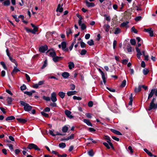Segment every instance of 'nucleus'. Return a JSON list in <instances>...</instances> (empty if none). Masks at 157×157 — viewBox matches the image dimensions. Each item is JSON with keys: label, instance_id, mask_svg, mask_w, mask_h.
Instances as JSON below:
<instances>
[{"label": "nucleus", "instance_id": "obj_1", "mask_svg": "<svg viewBox=\"0 0 157 157\" xmlns=\"http://www.w3.org/2000/svg\"><path fill=\"white\" fill-rule=\"evenodd\" d=\"M156 100V98H153L152 99L148 109L147 110L148 111H150L152 109L156 110L157 109V102L155 103Z\"/></svg>", "mask_w": 157, "mask_h": 157}, {"label": "nucleus", "instance_id": "obj_2", "mask_svg": "<svg viewBox=\"0 0 157 157\" xmlns=\"http://www.w3.org/2000/svg\"><path fill=\"white\" fill-rule=\"evenodd\" d=\"M20 103L21 105L24 106V109L25 111L28 112L30 111L32 108V106H30L29 104L23 101H20Z\"/></svg>", "mask_w": 157, "mask_h": 157}, {"label": "nucleus", "instance_id": "obj_3", "mask_svg": "<svg viewBox=\"0 0 157 157\" xmlns=\"http://www.w3.org/2000/svg\"><path fill=\"white\" fill-rule=\"evenodd\" d=\"M27 148L29 149H34L35 150L37 151L40 150V149L36 145L33 143L29 144L28 145Z\"/></svg>", "mask_w": 157, "mask_h": 157}, {"label": "nucleus", "instance_id": "obj_4", "mask_svg": "<svg viewBox=\"0 0 157 157\" xmlns=\"http://www.w3.org/2000/svg\"><path fill=\"white\" fill-rule=\"evenodd\" d=\"M50 98L53 102H55L57 101L56 94L55 92H53L51 94Z\"/></svg>", "mask_w": 157, "mask_h": 157}, {"label": "nucleus", "instance_id": "obj_5", "mask_svg": "<svg viewBox=\"0 0 157 157\" xmlns=\"http://www.w3.org/2000/svg\"><path fill=\"white\" fill-rule=\"evenodd\" d=\"M61 45L62 50L65 52H67L68 51V49L66 48L67 43L65 41L62 42L61 43Z\"/></svg>", "mask_w": 157, "mask_h": 157}, {"label": "nucleus", "instance_id": "obj_6", "mask_svg": "<svg viewBox=\"0 0 157 157\" xmlns=\"http://www.w3.org/2000/svg\"><path fill=\"white\" fill-rule=\"evenodd\" d=\"M48 48L47 45L42 46L40 47L39 50L40 52H44L46 50L48 49Z\"/></svg>", "mask_w": 157, "mask_h": 157}, {"label": "nucleus", "instance_id": "obj_7", "mask_svg": "<svg viewBox=\"0 0 157 157\" xmlns=\"http://www.w3.org/2000/svg\"><path fill=\"white\" fill-rule=\"evenodd\" d=\"M78 23L79 25L81 26V28L82 30H84L86 28V25L82 23V21H81V20H78Z\"/></svg>", "mask_w": 157, "mask_h": 157}, {"label": "nucleus", "instance_id": "obj_8", "mask_svg": "<svg viewBox=\"0 0 157 157\" xmlns=\"http://www.w3.org/2000/svg\"><path fill=\"white\" fill-rule=\"evenodd\" d=\"M71 112L67 110H66L65 111V113L67 117L70 119H71L73 117L71 115Z\"/></svg>", "mask_w": 157, "mask_h": 157}, {"label": "nucleus", "instance_id": "obj_9", "mask_svg": "<svg viewBox=\"0 0 157 157\" xmlns=\"http://www.w3.org/2000/svg\"><path fill=\"white\" fill-rule=\"evenodd\" d=\"M85 3L86 6L88 7H93L95 6V4L94 3L89 2L87 0L85 1Z\"/></svg>", "mask_w": 157, "mask_h": 157}, {"label": "nucleus", "instance_id": "obj_10", "mask_svg": "<svg viewBox=\"0 0 157 157\" xmlns=\"http://www.w3.org/2000/svg\"><path fill=\"white\" fill-rule=\"evenodd\" d=\"M25 29L28 33H31L33 34H35L36 32V30L35 29L32 30L26 27L25 28Z\"/></svg>", "mask_w": 157, "mask_h": 157}, {"label": "nucleus", "instance_id": "obj_11", "mask_svg": "<svg viewBox=\"0 0 157 157\" xmlns=\"http://www.w3.org/2000/svg\"><path fill=\"white\" fill-rule=\"evenodd\" d=\"M17 120L19 122L23 124L25 123L28 120V119H24L21 118H17Z\"/></svg>", "mask_w": 157, "mask_h": 157}, {"label": "nucleus", "instance_id": "obj_12", "mask_svg": "<svg viewBox=\"0 0 157 157\" xmlns=\"http://www.w3.org/2000/svg\"><path fill=\"white\" fill-rule=\"evenodd\" d=\"M49 52V56L52 58V59L56 56V53L55 51H48L47 52Z\"/></svg>", "mask_w": 157, "mask_h": 157}, {"label": "nucleus", "instance_id": "obj_13", "mask_svg": "<svg viewBox=\"0 0 157 157\" xmlns=\"http://www.w3.org/2000/svg\"><path fill=\"white\" fill-rule=\"evenodd\" d=\"M62 58V57H61L58 56H55L52 59L55 62H56L59 60H61Z\"/></svg>", "mask_w": 157, "mask_h": 157}, {"label": "nucleus", "instance_id": "obj_14", "mask_svg": "<svg viewBox=\"0 0 157 157\" xmlns=\"http://www.w3.org/2000/svg\"><path fill=\"white\" fill-rule=\"evenodd\" d=\"M62 76L64 78H67L69 76V74L68 72H64L62 73Z\"/></svg>", "mask_w": 157, "mask_h": 157}, {"label": "nucleus", "instance_id": "obj_15", "mask_svg": "<svg viewBox=\"0 0 157 157\" xmlns=\"http://www.w3.org/2000/svg\"><path fill=\"white\" fill-rule=\"evenodd\" d=\"M111 131L113 132V133H114L117 135H122L121 133V132H120L119 131H118L115 129H111Z\"/></svg>", "mask_w": 157, "mask_h": 157}, {"label": "nucleus", "instance_id": "obj_16", "mask_svg": "<svg viewBox=\"0 0 157 157\" xmlns=\"http://www.w3.org/2000/svg\"><path fill=\"white\" fill-rule=\"evenodd\" d=\"M83 121L84 123H86L88 125L90 126H92V125L91 122H90V121L87 119H84Z\"/></svg>", "mask_w": 157, "mask_h": 157}, {"label": "nucleus", "instance_id": "obj_17", "mask_svg": "<svg viewBox=\"0 0 157 157\" xmlns=\"http://www.w3.org/2000/svg\"><path fill=\"white\" fill-rule=\"evenodd\" d=\"M77 93V92L76 91H68L67 94L68 96H70L71 95H74L75 94Z\"/></svg>", "mask_w": 157, "mask_h": 157}, {"label": "nucleus", "instance_id": "obj_18", "mask_svg": "<svg viewBox=\"0 0 157 157\" xmlns=\"http://www.w3.org/2000/svg\"><path fill=\"white\" fill-rule=\"evenodd\" d=\"M154 89H152L151 92L148 94V99H149L152 97L154 94Z\"/></svg>", "mask_w": 157, "mask_h": 157}, {"label": "nucleus", "instance_id": "obj_19", "mask_svg": "<svg viewBox=\"0 0 157 157\" xmlns=\"http://www.w3.org/2000/svg\"><path fill=\"white\" fill-rule=\"evenodd\" d=\"M65 93L62 91H60L58 93V95L62 99L64 98Z\"/></svg>", "mask_w": 157, "mask_h": 157}, {"label": "nucleus", "instance_id": "obj_20", "mask_svg": "<svg viewBox=\"0 0 157 157\" xmlns=\"http://www.w3.org/2000/svg\"><path fill=\"white\" fill-rule=\"evenodd\" d=\"M129 99L130 100L129 102L128 103V105H132V101H133V98H132V94H130V96L129 98Z\"/></svg>", "mask_w": 157, "mask_h": 157}, {"label": "nucleus", "instance_id": "obj_21", "mask_svg": "<svg viewBox=\"0 0 157 157\" xmlns=\"http://www.w3.org/2000/svg\"><path fill=\"white\" fill-rule=\"evenodd\" d=\"M3 4L5 6H9L10 4V0H6L3 2Z\"/></svg>", "mask_w": 157, "mask_h": 157}, {"label": "nucleus", "instance_id": "obj_22", "mask_svg": "<svg viewBox=\"0 0 157 157\" xmlns=\"http://www.w3.org/2000/svg\"><path fill=\"white\" fill-rule=\"evenodd\" d=\"M105 31L108 32L109 30L110 26L109 25H105L104 27Z\"/></svg>", "mask_w": 157, "mask_h": 157}, {"label": "nucleus", "instance_id": "obj_23", "mask_svg": "<svg viewBox=\"0 0 157 157\" xmlns=\"http://www.w3.org/2000/svg\"><path fill=\"white\" fill-rule=\"evenodd\" d=\"M68 67L70 69H71L74 67V64L73 62H71L69 63Z\"/></svg>", "mask_w": 157, "mask_h": 157}, {"label": "nucleus", "instance_id": "obj_24", "mask_svg": "<svg viewBox=\"0 0 157 157\" xmlns=\"http://www.w3.org/2000/svg\"><path fill=\"white\" fill-rule=\"evenodd\" d=\"M101 75L102 78L103 80V82L105 84L106 82V78L105 77V74L104 73H103L101 74Z\"/></svg>", "mask_w": 157, "mask_h": 157}, {"label": "nucleus", "instance_id": "obj_25", "mask_svg": "<svg viewBox=\"0 0 157 157\" xmlns=\"http://www.w3.org/2000/svg\"><path fill=\"white\" fill-rule=\"evenodd\" d=\"M69 128H68L66 125L64 126L62 128V131L63 132H67Z\"/></svg>", "mask_w": 157, "mask_h": 157}, {"label": "nucleus", "instance_id": "obj_26", "mask_svg": "<svg viewBox=\"0 0 157 157\" xmlns=\"http://www.w3.org/2000/svg\"><path fill=\"white\" fill-rule=\"evenodd\" d=\"M74 134H71V135L68 136L67 138H65L64 140H71L74 139Z\"/></svg>", "mask_w": 157, "mask_h": 157}, {"label": "nucleus", "instance_id": "obj_27", "mask_svg": "<svg viewBox=\"0 0 157 157\" xmlns=\"http://www.w3.org/2000/svg\"><path fill=\"white\" fill-rule=\"evenodd\" d=\"M142 87L141 86H139L138 88H135L134 90V91L135 93H137L141 91Z\"/></svg>", "mask_w": 157, "mask_h": 157}, {"label": "nucleus", "instance_id": "obj_28", "mask_svg": "<svg viewBox=\"0 0 157 157\" xmlns=\"http://www.w3.org/2000/svg\"><path fill=\"white\" fill-rule=\"evenodd\" d=\"M121 31L120 29L119 28H117L114 32V33L115 34H117L121 33Z\"/></svg>", "mask_w": 157, "mask_h": 157}, {"label": "nucleus", "instance_id": "obj_29", "mask_svg": "<svg viewBox=\"0 0 157 157\" xmlns=\"http://www.w3.org/2000/svg\"><path fill=\"white\" fill-rule=\"evenodd\" d=\"M15 119V117L13 116H10L9 117H8L6 119V121L12 120L14 119Z\"/></svg>", "mask_w": 157, "mask_h": 157}, {"label": "nucleus", "instance_id": "obj_30", "mask_svg": "<svg viewBox=\"0 0 157 157\" xmlns=\"http://www.w3.org/2000/svg\"><path fill=\"white\" fill-rule=\"evenodd\" d=\"M60 4H59L58 6V7L57 9L56 10H59V12L61 13L63 11V8L62 7H60Z\"/></svg>", "mask_w": 157, "mask_h": 157}, {"label": "nucleus", "instance_id": "obj_31", "mask_svg": "<svg viewBox=\"0 0 157 157\" xmlns=\"http://www.w3.org/2000/svg\"><path fill=\"white\" fill-rule=\"evenodd\" d=\"M88 155L92 157L94 155V153L92 150L89 151L88 152Z\"/></svg>", "mask_w": 157, "mask_h": 157}, {"label": "nucleus", "instance_id": "obj_32", "mask_svg": "<svg viewBox=\"0 0 157 157\" xmlns=\"http://www.w3.org/2000/svg\"><path fill=\"white\" fill-rule=\"evenodd\" d=\"M149 72V70L146 68L144 69L143 71V74L145 75H147Z\"/></svg>", "mask_w": 157, "mask_h": 157}, {"label": "nucleus", "instance_id": "obj_33", "mask_svg": "<svg viewBox=\"0 0 157 157\" xmlns=\"http://www.w3.org/2000/svg\"><path fill=\"white\" fill-rule=\"evenodd\" d=\"M8 104L9 105L11 104L12 101V98L10 97H8L6 99Z\"/></svg>", "mask_w": 157, "mask_h": 157}, {"label": "nucleus", "instance_id": "obj_34", "mask_svg": "<svg viewBox=\"0 0 157 157\" xmlns=\"http://www.w3.org/2000/svg\"><path fill=\"white\" fill-rule=\"evenodd\" d=\"M129 23V22L128 21L123 22L121 25V26L122 27H125Z\"/></svg>", "mask_w": 157, "mask_h": 157}, {"label": "nucleus", "instance_id": "obj_35", "mask_svg": "<svg viewBox=\"0 0 157 157\" xmlns=\"http://www.w3.org/2000/svg\"><path fill=\"white\" fill-rule=\"evenodd\" d=\"M19 71H20V70H19V69L18 68H17L16 67H14V69L13 70V71L12 73H11V74L12 75L13 74V73H14L17 72Z\"/></svg>", "mask_w": 157, "mask_h": 157}, {"label": "nucleus", "instance_id": "obj_36", "mask_svg": "<svg viewBox=\"0 0 157 157\" xmlns=\"http://www.w3.org/2000/svg\"><path fill=\"white\" fill-rule=\"evenodd\" d=\"M87 43L90 46H92L94 45V41L93 40L91 39L90 40L88 41Z\"/></svg>", "mask_w": 157, "mask_h": 157}, {"label": "nucleus", "instance_id": "obj_37", "mask_svg": "<svg viewBox=\"0 0 157 157\" xmlns=\"http://www.w3.org/2000/svg\"><path fill=\"white\" fill-rule=\"evenodd\" d=\"M59 146L60 148H64L66 146V145L65 143H62L59 144Z\"/></svg>", "mask_w": 157, "mask_h": 157}, {"label": "nucleus", "instance_id": "obj_38", "mask_svg": "<svg viewBox=\"0 0 157 157\" xmlns=\"http://www.w3.org/2000/svg\"><path fill=\"white\" fill-rule=\"evenodd\" d=\"M9 58L10 59V61L14 63L15 64V65H16V66H17V62H16V61H15V59H13V58L11 56Z\"/></svg>", "mask_w": 157, "mask_h": 157}, {"label": "nucleus", "instance_id": "obj_39", "mask_svg": "<svg viewBox=\"0 0 157 157\" xmlns=\"http://www.w3.org/2000/svg\"><path fill=\"white\" fill-rule=\"evenodd\" d=\"M47 65V60H45L44 62V63L43 64V65L41 67V69H43L45 67H46Z\"/></svg>", "mask_w": 157, "mask_h": 157}, {"label": "nucleus", "instance_id": "obj_40", "mask_svg": "<svg viewBox=\"0 0 157 157\" xmlns=\"http://www.w3.org/2000/svg\"><path fill=\"white\" fill-rule=\"evenodd\" d=\"M71 33H72V32L71 30V29H67L66 31L67 36H68L69 34Z\"/></svg>", "mask_w": 157, "mask_h": 157}, {"label": "nucleus", "instance_id": "obj_41", "mask_svg": "<svg viewBox=\"0 0 157 157\" xmlns=\"http://www.w3.org/2000/svg\"><path fill=\"white\" fill-rule=\"evenodd\" d=\"M86 52L87 51L86 50L83 49L82 50L80 54L82 56H83L85 55Z\"/></svg>", "mask_w": 157, "mask_h": 157}, {"label": "nucleus", "instance_id": "obj_42", "mask_svg": "<svg viewBox=\"0 0 157 157\" xmlns=\"http://www.w3.org/2000/svg\"><path fill=\"white\" fill-rule=\"evenodd\" d=\"M104 16L105 17V19L106 20L110 21L111 20V18L109 16H108L107 15L105 14Z\"/></svg>", "mask_w": 157, "mask_h": 157}, {"label": "nucleus", "instance_id": "obj_43", "mask_svg": "<svg viewBox=\"0 0 157 157\" xmlns=\"http://www.w3.org/2000/svg\"><path fill=\"white\" fill-rule=\"evenodd\" d=\"M130 42L132 45H135L136 44V40L135 39H131L130 40Z\"/></svg>", "mask_w": 157, "mask_h": 157}, {"label": "nucleus", "instance_id": "obj_44", "mask_svg": "<svg viewBox=\"0 0 157 157\" xmlns=\"http://www.w3.org/2000/svg\"><path fill=\"white\" fill-rule=\"evenodd\" d=\"M126 81L125 80H124L122 82L121 86L122 87H124L126 85Z\"/></svg>", "mask_w": 157, "mask_h": 157}, {"label": "nucleus", "instance_id": "obj_45", "mask_svg": "<svg viewBox=\"0 0 157 157\" xmlns=\"http://www.w3.org/2000/svg\"><path fill=\"white\" fill-rule=\"evenodd\" d=\"M43 99L45 100L46 101H50V97H46L44 96L43 97Z\"/></svg>", "mask_w": 157, "mask_h": 157}, {"label": "nucleus", "instance_id": "obj_46", "mask_svg": "<svg viewBox=\"0 0 157 157\" xmlns=\"http://www.w3.org/2000/svg\"><path fill=\"white\" fill-rule=\"evenodd\" d=\"M107 142L108 143L110 146L113 149H114V147H113V144H112V143L111 142V140H110V139H109V140H107Z\"/></svg>", "mask_w": 157, "mask_h": 157}, {"label": "nucleus", "instance_id": "obj_47", "mask_svg": "<svg viewBox=\"0 0 157 157\" xmlns=\"http://www.w3.org/2000/svg\"><path fill=\"white\" fill-rule=\"evenodd\" d=\"M73 98L74 100H81L82 99V98L79 97H77L76 96H74L73 97Z\"/></svg>", "mask_w": 157, "mask_h": 157}, {"label": "nucleus", "instance_id": "obj_48", "mask_svg": "<svg viewBox=\"0 0 157 157\" xmlns=\"http://www.w3.org/2000/svg\"><path fill=\"white\" fill-rule=\"evenodd\" d=\"M131 31L132 32H133L134 33H137L138 32L137 30L135 29L134 27H133L131 28Z\"/></svg>", "mask_w": 157, "mask_h": 157}, {"label": "nucleus", "instance_id": "obj_49", "mask_svg": "<svg viewBox=\"0 0 157 157\" xmlns=\"http://www.w3.org/2000/svg\"><path fill=\"white\" fill-rule=\"evenodd\" d=\"M86 44H85L82 41L80 43V45L81 47L82 48H84L86 47Z\"/></svg>", "mask_w": 157, "mask_h": 157}, {"label": "nucleus", "instance_id": "obj_50", "mask_svg": "<svg viewBox=\"0 0 157 157\" xmlns=\"http://www.w3.org/2000/svg\"><path fill=\"white\" fill-rule=\"evenodd\" d=\"M0 63H1V65L2 66L3 68L5 70H7V67H6V66L5 65V64L4 62H0Z\"/></svg>", "mask_w": 157, "mask_h": 157}, {"label": "nucleus", "instance_id": "obj_51", "mask_svg": "<svg viewBox=\"0 0 157 157\" xmlns=\"http://www.w3.org/2000/svg\"><path fill=\"white\" fill-rule=\"evenodd\" d=\"M41 114L46 117H49V115L48 114L45 113L44 112H41Z\"/></svg>", "mask_w": 157, "mask_h": 157}, {"label": "nucleus", "instance_id": "obj_52", "mask_svg": "<svg viewBox=\"0 0 157 157\" xmlns=\"http://www.w3.org/2000/svg\"><path fill=\"white\" fill-rule=\"evenodd\" d=\"M20 88L21 90L22 91L25 90L26 89V87L25 85L23 84L22 86H21Z\"/></svg>", "mask_w": 157, "mask_h": 157}, {"label": "nucleus", "instance_id": "obj_53", "mask_svg": "<svg viewBox=\"0 0 157 157\" xmlns=\"http://www.w3.org/2000/svg\"><path fill=\"white\" fill-rule=\"evenodd\" d=\"M25 76L26 78V79L27 80L28 82H30V78L29 76L27 74H25Z\"/></svg>", "mask_w": 157, "mask_h": 157}, {"label": "nucleus", "instance_id": "obj_54", "mask_svg": "<svg viewBox=\"0 0 157 157\" xmlns=\"http://www.w3.org/2000/svg\"><path fill=\"white\" fill-rule=\"evenodd\" d=\"M148 33H149L150 36L152 37L153 36V32L152 30L151 29Z\"/></svg>", "mask_w": 157, "mask_h": 157}, {"label": "nucleus", "instance_id": "obj_55", "mask_svg": "<svg viewBox=\"0 0 157 157\" xmlns=\"http://www.w3.org/2000/svg\"><path fill=\"white\" fill-rule=\"evenodd\" d=\"M103 144L108 149H110V147L107 143L106 142H104L103 143Z\"/></svg>", "mask_w": 157, "mask_h": 157}, {"label": "nucleus", "instance_id": "obj_56", "mask_svg": "<svg viewBox=\"0 0 157 157\" xmlns=\"http://www.w3.org/2000/svg\"><path fill=\"white\" fill-rule=\"evenodd\" d=\"M24 93L25 94H26L30 96L32 95V93L31 92V91H25L24 92Z\"/></svg>", "mask_w": 157, "mask_h": 157}, {"label": "nucleus", "instance_id": "obj_57", "mask_svg": "<svg viewBox=\"0 0 157 157\" xmlns=\"http://www.w3.org/2000/svg\"><path fill=\"white\" fill-rule=\"evenodd\" d=\"M142 18V17L140 16L136 17L135 18V20L136 21H138L140 20Z\"/></svg>", "mask_w": 157, "mask_h": 157}, {"label": "nucleus", "instance_id": "obj_58", "mask_svg": "<svg viewBox=\"0 0 157 157\" xmlns=\"http://www.w3.org/2000/svg\"><path fill=\"white\" fill-rule=\"evenodd\" d=\"M70 89L71 90H73L75 89V86L73 84H71L70 85Z\"/></svg>", "mask_w": 157, "mask_h": 157}, {"label": "nucleus", "instance_id": "obj_59", "mask_svg": "<svg viewBox=\"0 0 157 157\" xmlns=\"http://www.w3.org/2000/svg\"><path fill=\"white\" fill-rule=\"evenodd\" d=\"M86 116L88 118H91L92 117L91 114L90 113H86Z\"/></svg>", "mask_w": 157, "mask_h": 157}, {"label": "nucleus", "instance_id": "obj_60", "mask_svg": "<svg viewBox=\"0 0 157 157\" xmlns=\"http://www.w3.org/2000/svg\"><path fill=\"white\" fill-rule=\"evenodd\" d=\"M128 62V59H124L122 60V63L124 64H126Z\"/></svg>", "mask_w": 157, "mask_h": 157}, {"label": "nucleus", "instance_id": "obj_61", "mask_svg": "<svg viewBox=\"0 0 157 157\" xmlns=\"http://www.w3.org/2000/svg\"><path fill=\"white\" fill-rule=\"evenodd\" d=\"M132 47L130 45H129L128 46L127 50L128 52H132Z\"/></svg>", "mask_w": 157, "mask_h": 157}, {"label": "nucleus", "instance_id": "obj_62", "mask_svg": "<svg viewBox=\"0 0 157 157\" xmlns=\"http://www.w3.org/2000/svg\"><path fill=\"white\" fill-rule=\"evenodd\" d=\"M67 156V155L66 154H64L62 155H59V154H58V157H66Z\"/></svg>", "mask_w": 157, "mask_h": 157}, {"label": "nucleus", "instance_id": "obj_63", "mask_svg": "<svg viewBox=\"0 0 157 157\" xmlns=\"http://www.w3.org/2000/svg\"><path fill=\"white\" fill-rule=\"evenodd\" d=\"M93 104L92 101H90L88 103V106L89 107H92L93 105Z\"/></svg>", "mask_w": 157, "mask_h": 157}, {"label": "nucleus", "instance_id": "obj_64", "mask_svg": "<svg viewBox=\"0 0 157 157\" xmlns=\"http://www.w3.org/2000/svg\"><path fill=\"white\" fill-rule=\"evenodd\" d=\"M50 105L53 107H56L57 106L55 102L51 103Z\"/></svg>", "mask_w": 157, "mask_h": 157}]
</instances>
